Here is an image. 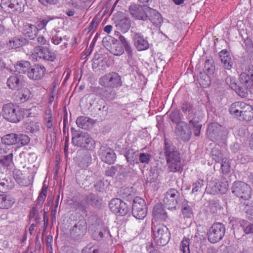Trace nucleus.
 Returning <instances> with one entry per match:
<instances>
[{
	"label": "nucleus",
	"instance_id": "obj_31",
	"mask_svg": "<svg viewBox=\"0 0 253 253\" xmlns=\"http://www.w3.org/2000/svg\"><path fill=\"white\" fill-rule=\"evenodd\" d=\"M139 152L137 151H134L133 149H129L126 151L125 157L130 165L133 166L135 164H138L139 162L138 160Z\"/></svg>",
	"mask_w": 253,
	"mask_h": 253
},
{
	"label": "nucleus",
	"instance_id": "obj_53",
	"mask_svg": "<svg viewBox=\"0 0 253 253\" xmlns=\"http://www.w3.org/2000/svg\"><path fill=\"white\" fill-rule=\"evenodd\" d=\"M169 118L172 122L177 124L179 122H181V115L179 112H171L169 115Z\"/></svg>",
	"mask_w": 253,
	"mask_h": 253
},
{
	"label": "nucleus",
	"instance_id": "obj_45",
	"mask_svg": "<svg viewBox=\"0 0 253 253\" xmlns=\"http://www.w3.org/2000/svg\"><path fill=\"white\" fill-rule=\"evenodd\" d=\"M46 193L47 187L43 186L42 189V191L37 200V207H41L42 206L46 198Z\"/></svg>",
	"mask_w": 253,
	"mask_h": 253
},
{
	"label": "nucleus",
	"instance_id": "obj_20",
	"mask_svg": "<svg viewBox=\"0 0 253 253\" xmlns=\"http://www.w3.org/2000/svg\"><path fill=\"white\" fill-rule=\"evenodd\" d=\"M190 117H192L189 123L193 126L194 134L195 136H199L202 127V125L200 123V121L202 119L203 116L201 112H192L190 113Z\"/></svg>",
	"mask_w": 253,
	"mask_h": 253
},
{
	"label": "nucleus",
	"instance_id": "obj_54",
	"mask_svg": "<svg viewBox=\"0 0 253 253\" xmlns=\"http://www.w3.org/2000/svg\"><path fill=\"white\" fill-rule=\"evenodd\" d=\"M18 143H20L22 145H25L30 142L29 137L25 134H17Z\"/></svg>",
	"mask_w": 253,
	"mask_h": 253
},
{
	"label": "nucleus",
	"instance_id": "obj_48",
	"mask_svg": "<svg viewBox=\"0 0 253 253\" xmlns=\"http://www.w3.org/2000/svg\"><path fill=\"white\" fill-rule=\"evenodd\" d=\"M221 161V168L222 171L224 173H228L230 171V168L229 160L226 158H224Z\"/></svg>",
	"mask_w": 253,
	"mask_h": 253
},
{
	"label": "nucleus",
	"instance_id": "obj_44",
	"mask_svg": "<svg viewBox=\"0 0 253 253\" xmlns=\"http://www.w3.org/2000/svg\"><path fill=\"white\" fill-rule=\"evenodd\" d=\"M152 158V156L150 153H139L138 160L139 163H140L143 164H148L150 162Z\"/></svg>",
	"mask_w": 253,
	"mask_h": 253
},
{
	"label": "nucleus",
	"instance_id": "obj_38",
	"mask_svg": "<svg viewBox=\"0 0 253 253\" xmlns=\"http://www.w3.org/2000/svg\"><path fill=\"white\" fill-rule=\"evenodd\" d=\"M85 199L88 205H90L93 207H96L99 205L100 199L99 197L93 193H90L85 196Z\"/></svg>",
	"mask_w": 253,
	"mask_h": 253
},
{
	"label": "nucleus",
	"instance_id": "obj_52",
	"mask_svg": "<svg viewBox=\"0 0 253 253\" xmlns=\"http://www.w3.org/2000/svg\"><path fill=\"white\" fill-rule=\"evenodd\" d=\"M13 154L12 153L9 155L4 156L3 159H0V164H3L5 166H8L12 162Z\"/></svg>",
	"mask_w": 253,
	"mask_h": 253
},
{
	"label": "nucleus",
	"instance_id": "obj_62",
	"mask_svg": "<svg viewBox=\"0 0 253 253\" xmlns=\"http://www.w3.org/2000/svg\"><path fill=\"white\" fill-rule=\"evenodd\" d=\"M55 86H53V87L51 88V90L50 91V92L49 93L48 101V103L49 104H51L52 103V102H53L54 98H55Z\"/></svg>",
	"mask_w": 253,
	"mask_h": 253
},
{
	"label": "nucleus",
	"instance_id": "obj_16",
	"mask_svg": "<svg viewBox=\"0 0 253 253\" xmlns=\"http://www.w3.org/2000/svg\"><path fill=\"white\" fill-rule=\"evenodd\" d=\"M34 53L44 60L53 61L56 57L55 53L47 47L37 46L34 48Z\"/></svg>",
	"mask_w": 253,
	"mask_h": 253
},
{
	"label": "nucleus",
	"instance_id": "obj_25",
	"mask_svg": "<svg viewBox=\"0 0 253 253\" xmlns=\"http://www.w3.org/2000/svg\"><path fill=\"white\" fill-rule=\"evenodd\" d=\"M153 215L154 218L152 221H157L159 219L165 220L167 216V213L163 205L161 204H157L154 207Z\"/></svg>",
	"mask_w": 253,
	"mask_h": 253
},
{
	"label": "nucleus",
	"instance_id": "obj_42",
	"mask_svg": "<svg viewBox=\"0 0 253 253\" xmlns=\"http://www.w3.org/2000/svg\"><path fill=\"white\" fill-rule=\"evenodd\" d=\"M100 93L102 96L109 100H113L116 97V92L114 90H107L101 88Z\"/></svg>",
	"mask_w": 253,
	"mask_h": 253
},
{
	"label": "nucleus",
	"instance_id": "obj_32",
	"mask_svg": "<svg viewBox=\"0 0 253 253\" xmlns=\"http://www.w3.org/2000/svg\"><path fill=\"white\" fill-rule=\"evenodd\" d=\"M242 110L253 111V108L252 106L244 102L237 101L231 105L229 111H242Z\"/></svg>",
	"mask_w": 253,
	"mask_h": 253
},
{
	"label": "nucleus",
	"instance_id": "obj_17",
	"mask_svg": "<svg viewBox=\"0 0 253 253\" xmlns=\"http://www.w3.org/2000/svg\"><path fill=\"white\" fill-rule=\"evenodd\" d=\"M240 81L247 90L253 94V70H250L241 73Z\"/></svg>",
	"mask_w": 253,
	"mask_h": 253
},
{
	"label": "nucleus",
	"instance_id": "obj_14",
	"mask_svg": "<svg viewBox=\"0 0 253 253\" xmlns=\"http://www.w3.org/2000/svg\"><path fill=\"white\" fill-rule=\"evenodd\" d=\"M179 197L180 194L178 191L175 189L171 188L165 194L164 203L168 209L175 208L179 202Z\"/></svg>",
	"mask_w": 253,
	"mask_h": 253
},
{
	"label": "nucleus",
	"instance_id": "obj_59",
	"mask_svg": "<svg viewBox=\"0 0 253 253\" xmlns=\"http://www.w3.org/2000/svg\"><path fill=\"white\" fill-rule=\"evenodd\" d=\"M203 181L199 180L193 184V189L192 192L193 193L197 192L203 186Z\"/></svg>",
	"mask_w": 253,
	"mask_h": 253
},
{
	"label": "nucleus",
	"instance_id": "obj_23",
	"mask_svg": "<svg viewBox=\"0 0 253 253\" xmlns=\"http://www.w3.org/2000/svg\"><path fill=\"white\" fill-rule=\"evenodd\" d=\"M45 72V68L43 66L37 65L30 69L27 73V76L30 79L38 80L44 76Z\"/></svg>",
	"mask_w": 253,
	"mask_h": 253
},
{
	"label": "nucleus",
	"instance_id": "obj_60",
	"mask_svg": "<svg viewBox=\"0 0 253 253\" xmlns=\"http://www.w3.org/2000/svg\"><path fill=\"white\" fill-rule=\"evenodd\" d=\"M117 171V169L114 166H111L106 170L105 174L108 176H113Z\"/></svg>",
	"mask_w": 253,
	"mask_h": 253
},
{
	"label": "nucleus",
	"instance_id": "obj_7",
	"mask_svg": "<svg viewBox=\"0 0 253 253\" xmlns=\"http://www.w3.org/2000/svg\"><path fill=\"white\" fill-rule=\"evenodd\" d=\"M132 214L138 219H143L147 214V207L145 201L140 197H136L133 201Z\"/></svg>",
	"mask_w": 253,
	"mask_h": 253
},
{
	"label": "nucleus",
	"instance_id": "obj_35",
	"mask_svg": "<svg viewBox=\"0 0 253 253\" xmlns=\"http://www.w3.org/2000/svg\"><path fill=\"white\" fill-rule=\"evenodd\" d=\"M7 84L10 89L14 90L19 89L21 86L20 79L15 76H11L7 79Z\"/></svg>",
	"mask_w": 253,
	"mask_h": 253
},
{
	"label": "nucleus",
	"instance_id": "obj_4",
	"mask_svg": "<svg viewBox=\"0 0 253 253\" xmlns=\"http://www.w3.org/2000/svg\"><path fill=\"white\" fill-rule=\"evenodd\" d=\"M227 129L217 123L210 124L207 128V135L212 141H224L227 138Z\"/></svg>",
	"mask_w": 253,
	"mask_h": 253
},
{
	"label": "nucleus",
	"instance_id": "obj_50",
	"mask_svg": "<svg viewBox=\"0 0 253 253\" xmlns=\"http://www.w3.org/2000/svg\"><path fill=\"white\" fill-rule=\"evenodd\" d=\"M40 125L38 123L32 122L28 125L27 129L31 132L36 133L40 130Z\"/></svg>",
	"mask_w": 253,
	"mask_h": 253
},
{
	"label": "nucleus",
	"instance_id": "obj_10",
	"mask_svg": "<svg viewBox=\"0 0 253 253\" xmlns=\"http://www.w3.org/2000/svg\"><path fill=\"white\" fill-rule=\"evenodd\" d=\"M72 143L76 146L90 149L94 147V141L90 135L85 132L77 133L72 137Z\"/></svg>",
	"mask_w": 253,
	"mask_h": 253
},
{
	"label": "nucleus",
	"instance_id": "obj_36",
	"mask_svg": "<svg viewBox=\"0 0 253 253\" xmlns=\"http://www.w3.org/2000/svg\"><path fill=\"white\" fill-rule=\"evenodd\" d=\"M116 26L118 30L123 33H126L129 29L130 24V21L126 19H123L117 22Z\"/></svg>",
	"mask_w": 253,
	"mask_h": 253
},
{
	"label": "nucleus",
	"instance_id": "obj_61",
	"mask_svg": "<svg viewBox=\"0 0 253 253\" xmlns=\"http://www.w3.org/2000/svg\"><path fill=\"white\" fill-rule=\"evenodd\" d=\"M213 61L212 59H207L205 63V69L207 70L209 72H210V70L212 71Z\"/></svg>",
	"mask_w": 253,
	"mask_h": 253
},
{
	"label": "nucleus",
	"instance_id": "obj_21",
	"mask_svg": "<svg viewBox=\"0 0 253 253\" xmlns=\"http://www.w3.org/2000/svg\"><path fill=\"white\" fill-rule=\"evenodd\" d=\"M134 45L138 51L147 50L149 44L146 38L140 33H135L133 35Z\"/></svg>",
	"mask_w": 253,
	"mask_h": 253
},
{
	"label": "nucleus",
	"instance_id": "obj_5",
	"mask_svg": "<svg viewBox=\"0 0 253 253\" xmlns=\"http://www.w3.org/2000/svg\"><path fill=\"white\" fill-rule=\"evenodd\" d=\"M103 45L111 53L116 56H120L124 52V48L118 41L110 36L105 37L102 40Z\"/></svg>",
	"mask_w": 253,
	"mask_h": 253
},
{
	"label": "nucleus",
	"instance_id": "obj_33",
	"mask_svg": "<svg viewBox=\"0 0 253 253\" xmlns=\"http://www.w3.org/2000/svg\"><path fill=\"white\" fill-rule=\"evenodd\" d=\"M1 142L5 146L15 144L18 143L17 134L13 133L6 134L1 138Z\"/></svg>",
	"mask_w": 253,
	"mask_h": 253
},
{
	"label": "nucleus",
	"instance_id": "obj_37",
	"mask_svg": "<svg viewBox=\"0 0 253 253\" xmlns=\"http://www.w3.org/2000/svg\"><path fill=\"white\" fill-rule=\"evenodd\" d=\"M226 83L233 90H235L237 93H238L239 95L241 96L242 97H245L247 96V92L245 91L240 92L239 91H237L236 90L237 85V84L235 83V80L234 78L228 77L226 78L225 80Z\"/></svg>",
	"mask_w": 253,
	"mask_h": 253
},
{
	"label": "nucleus",
	"instance_id": "obj_47",
	"mask_svg": "<svg viewBox=\"0 0 253 253\" xmlns=\"http://www.w3.org/2000/svg\"><path fill=\"white\" fill-rule=\"evenodd\" d=\"M199 82L200 85L203 87L209 86L211 84L210 78L206 74L202 75L199 79Z\"/></svg>",
	"mask_w": 253,
	"mask_h": 253
},
{
	"label": "nucleus",
	"instance_id": "obj_12",
	"mask_svg": "<svg viewBox=\"0 0 253 253\" xmlns=\"http://www.w3.org/2000/svg\"><path fill=\"white\" fill-rule=\"evenodd\" d=\"M110 210L115 214L124 216L129 211L127 205L123 201L119 198L112 199L109 204Z\"/></svg>",
	"mask_w": 253,
	"mask_h": 253
},
{
	"label": "nucleus",
	"instance_id": "obj_27",
	"mask_svg": "<svg viewBox=\"0 0 253 253\" xmlns=\"http://www.w3.org/2000/svg\"><path fill=\"white\" fill-rule=\"evenodd\" d=\"M86 230V222L84 220H81L74 226L71 233L76 237H80L85 233Z\"/></svg>",
	"mask_w": 253,
	"mask_h": 253
},
{
	"label": "nucleus",
	"instance_id": "obj_40",
	"mask_svg": "<svg viewBox=\"0 0 253 253\" xmlns=\"http://www.w3.org/2000/svg\"><path fill=\"white\" fill-rule=\"evenodd\" d=\"M181 211L184 217L190 218L193 215V211L191 207L187 202H184L182 205Z\"/></svg>",
	"mask_w": 253,
	"mask_h": 253
},
{
	"label": "nucleus",
	"instance_id": "obj_22",
	"mask_svg": "<svg viewBox=\"0 0 253 253\" xmlns=\"http://www.w3.org/2000/svg\"><path fill=\"white\" fill-rule=\"evenodd\" d=\"M147 20L149 19L153 25L156 27H160L163 23V19L161 14L155 9L149 7L147 8Z\"/></svg>",
	"mask_w": 253,
	"mask_h": 253
},
{
	"label": "nucleus",
	"instance_id": "obj_3",
	"mask_svg": "<svg viewBox=\"0 0 253 253\" xmlns=\"http://www.w3.org/2000/svg\"><path fill=\"white\" fill-rule=\"evenodd\" d=\"M98 83L105 88H117L122 85L121 76L117 73L114 72L102 76L99 78Z\"/></svg>",
	"mask_w": 253,
	"mask_h": 253
},
{
	"label": "nucleus",
	"instance_id": "obj_58",
	"mask_svg": "<svg viewBox=\"0 0 253 253\" xmlns=\"http://www.w3.org/2000/svg\"><path fill=\"white\" fill-rule=\"evenodd\" d=\"M51 20H52V18L49 17H47L42 19L39 22L38 24V28L40 29L45 28L48 22H49Z\"/></svg>",
	"mask_w": 253,
	"mask_h": 253
},
{
	"label": "nucleus",
	"instance_id": "obj_29",
	"mask_svg": "<svg viewBox=\"0 0 253 253\" xmlns=\"http://www.w3.org/2000/svg\"><path fill=\"white\" fill-rule=\"evenodd\" d=\"M77 125L85 129L89 128L95 123L94 120L86 117L81 116L76 120Z\"/></svg>",
	"mask_w": 253,
	"mask_h": 253
},
{
	"label": "nucleus",
	"instance_id": "obj_13",
	"mask_svg": "<svg viewBox=\"0 0 253 253\" xmlns=\"http://www.w3.org/2000/svg\"><path fill=\"white\" fill-rule=\"evenodd\" d=\"M227 182H220L217 179H211L207 184L206 190L211 194H224L227 190Z\"/></svg>",
	"mask_w": 253,
	"mask_h": 253
},
{
	"label": "nucleus",
	"instance_id": "obj_49",
	"mask_svg": "<svg viewBox=\"0 0 253 253\" xmlns=\"http://www.w3.org/2000/svg\"><path fill=\"white\" fill-rule=\"evenodd\" d=\"M30 96V91L27 88H25L19 93V99L21 102L26 101Z\"/></svg>",
	"mask_w": 253,
	"mask_h": 253
},
{
	"label": "nucleus",
	"instance_id": "obj_64",
	"mask_svg": "<svg viewBox=\"0 0 253 253\" xmlns=\"http://www.w3.org/2000/svg\"><path fill=\"white\" fill-rule=\"evenodd\" d=\"M246 234L253 233V223H250L244 229Z\"/></svg>",
	"mask_w": 253,
	"mask_h": 253
},
{
	"label": "nucleus",
	"instance_id": "obj_63",
	"mask_svg": "<svg viewBox=\"0 0 253 253\" xmlns=\"http://www.w3.org/2000/svg\"><path fill=\"white\" fill-rule=\"evenodd\" d=\"M104 183L102 180L97 181L94 185V187L97 191H101L103 188Z\"/></svg>",
	"mask_w": 253,
	"mask_h": 253
},
{
	"label": "nucleus",
	"instance_id": "obj_41",
	"mask_svg": "<svg viewBox=\"0 0 253 253\" xmlns=\"http://www.w3.org/2000/svg\"><path fill=\"white\" fill-rule=\"evenodd\" d=\"M23 44V41L22 40L13 38L9 40L7 43V46L9 49L17 48Z\"/></svg>",
	"mask_w": 253,
	"mask_h": 253
},
{
	"label": "nucleus",
	"instance_id": "obj_1",
	"mask_svg": "<svg viewBox=\"0 0 253 253\" xmlns=\"http://www.w3.org/2000/svg\"><path fill=\"white\" fill-rule=\"evenodd\" d=\"M163 150L170 171H178L180 168V159L175 146L170 141L165 139Z\"/></svg>",
	"mask_w": 253,
	"mask_h": 253
},
{
	"label": "nucleus",
	"instance_id": "obj_57",
	"mask_svg": "<svg viewBox=\"0 0 253 253\" xmlns=\"http://www.w3.org/2000/svg\"><path fill=\"white\" fill-rule=\"evenodd\" d=\"M91 162V157L89 155H85L83 159V161L79 164L82 168L86 167Z\"/></svg>",
	"mask_w": 253,
	"mask_h": 253
},
{
	"label": "nucleus",
	"instance_id": "obj_2",
	"mask_svg": "<svg viewBox=\"0 0 253 253\" xmlns=\"http://www.w3.org/2000/svg\"><path fill=\"white\" fill-rule=\"evenodd\" d=\"M152 222V231L155 240L159 246L166 245L170 238L168 228L163 224L158 223L157 221L153 220Z\"/></svg>",
	"mask_w": 253,
	"mask_h": 253
},
{
	"label": "nucleus",
	"instance_id": "obj_6",
	"mask_svg": "<svg viewBox=\"0 0 253 253\" xmlns=\"http://www.w3.org/2000/svg\"><path fill=\"white\" fill-rule=\"evenodd\" d=\"M225 232V227L222 223H214L208 232V240L211 243H217L223 238Z\"/></svg>",
	"mask_w": 253,
	"mask_h": 253
},
{
	"label": "nucleus",
	"instance_id": "obj_55",
	"mask_svg": "<svg viewBox=\"0 0 253 253\" xmlns=\"http://www.w3.org/2000/svg\"><path fill=\"white\" fill-rule=\"evenodd\" d=\"M18 106L11 103L6 104L3 106L2 111H16Z\"/></svg>",
	"mask_w": 253,
	"mask_h": 253
},
{
	"label": "nucleus",
	"instance_id": "obj_19",
	"mask_svg": "<svg viewBox=\"0 0 253 253\" xmlns=\"http://www.w3.org/2000/svg\"><path fill=\"white\" fill-rule=\"evenodd\" d=\"M50 38L51 42L54 45H58L63 41H65L66 42H64L61 46L62 49L67 48L68 45L69 38L65 36H63V33L60 31L53 29L51 32Z\"/></svg>",
	"mask_w": 253,
	"mask_h": 253
},
{
	"label": "nucleus",
	"instance_id": "obj_18",
	"mask_svg": "<svg viewBox=\"0 0 253 253\" xmlns=\"http://www.w3.org/2000/svg\"><path fill=\"white\" fill-rule=\"evenodd\" d=\"M99 156L103 162L110 165L113 164L116 159V154L114 150L106 146L100 147Z\"/></svg>",
	"mask_w": 253,
	"mask_h": 253
},
{
	"label": "nucleus",
	"instance_id": "obj_11",
	"mask_svg": "<svg viewBox=\"0 0 253 253\" xmlns=\"http://www.w3.org/2000/svg\"><path fill=\"white\" fill-rule=\"evenodd\" d=\"M175 134L177 139L184 142L188 141L192 134L188 124L184 122H179L176 126Z\"/></svg>",
	"mask_w": 253,
	"mask_h": 253
},
{
	"label": "nucleus",
	"instance_id": "obj_24",
	"mask_svg": "<svg viewBox=\"0 0 253 253\" xmlns=\"http://www.w3.org/2000/svg\"><path fill=\"white\" fill-rule=\"evenodd\" d=\"M3 118L12 123H17L24 118L25 112H3Z\"/></svg>",
	"mask_w": 253,
	"mask_h": 253
},
{
	"label": "nucleus",
	"instance_id": "obj_30",
	"mask_svg": "<svg viewBox=\"0 0 253 253\" xmlns=\"http://www.w3.org/2000/svg\"><path fill=\"white\" fill-rule=\"evenodd\" d=\"M231 115L240 121H249L253 118V112H230Z\"/></svg>",
	"mask_w": 253,
	"mask_h": 253
},
{
	"label": "nucleus",
	"instance_id": "obj_56",
	"mask_svg": "<svg viewBox=\"0 0 253 253\" xmlns=\"http://www.w3.org/2000/svg\"><path fill=\"white\" fill-rule=\"evenodd\" d=\"M126 53L127 55V63L131 64L132 63V59L133 57V51L131 47L130 44L126 47H125Z\"/></svg>",
	"mask_w": 253,
	"mask_h": 253
},
{
	"label": "nucleus",
	"instance_id": "obj_34",
	"mask_svg": "<svg viewBox=\"0 0 253 253\" xmlns=\"http://www.w3.org/2000/svg\"><path fill=\"white\" fill-rule=\"evenodd\" d=\"M30 63L28 61H20L15 65V71L20 74H25L30 70Z\"/></svg>",
	"mask_w": 253,
	"mask_h": 253
},
{
	"label": "nucleus",
	"instance_id": "obj_51",
	"mask_svg": "<svg viewBox=\"0 0 253 253\" xmlns=\"http://www.w3.org/2000/svg\"><path fill=\"white\" fill-rule=\"evenodd\" d=\"M88 205L85 199L84 200H82L78 202V203L76 204L77 209L82 211L83 212H86V209L88 208Z\"/></svg>",
	"mask_w": 253,
	"mask_h": 253
},
{
	"label": "nucleus",
	"instance_id": "obj_46",
	"mask_svg": "<svg viewBox=\"0 0 253 253\" xmlns=\"http://www.w3.org/2000/svg\"><path fill=\"white\" fill-rule=\"evenodd\" d=\"M211 157L216 162L219 163L222 159V154L221 152L216 148H213L211 150Z\"/></svg>",
	"mask_w": 253,
	"mask_h": 253
},
{
	"label": "nucleus",
	"instance_id": "obj_43",
	"mask_svg": "<svg viewBox=\"0 0 253 253\" xmlns=\"http://www.w3.org/2000/svg\"><path fill=\"white\" fill-rule=\"evenodd\" d=\"M190 240L189 238L184 237L181 242L180 250L183 253H190L189 246Z\"/></svg>",
	"mask_w": 253,
	"mask_h": 253
},
{
	"label": "nucleus",
	"instance_id": "obj_9",
	"mask_svg": "<svg viewBox=\"0 0 253 253\" xmlns=\"http://www.w3.org/2000/svg\"><path fill=\"white\" fill-rule=\"evenodd\" d=\"M25 0H1L2 9L9 13H20L24 10Z\"/></svg>",
	"mask_w": 253,
	"mask_h": 253
},
{
	"label": "nucleus",
	"instance_id": "obj_39",
	"mask_svg": "<svg viewBox=\"0 0 253 253\" xmlns=\"http://www.w3.org/2000/svg\"><path fill=\"white\" fill-rule=\"evenodd\" d=\"M37 29L35 26L30 25L27 26L24 30V35L26 37L33 39L37 34Z\"/></svg>",
	"mask_w": 253,
	"mask_h": 253
},
{
	"label": "nucleus",
	"instance_id": "obj_28",
	"mask_svg": "<svg viewBox=\"0 0 253 253\" xmlns=\"http://www.w3.org/2000/svg\"><path fill=\"white\" fill-rule=\"evenodd\" d=\"M15 203V199L9 195H0V209H8Z\"/></svg>",
	"mask_w": 253,
	"mask_h": 253
},
{
	"label": "nucleus",
	"instance_id": "obj_26",
	"mask_svg": "<svg viewBox=\"0 0 253 253\" xmlns=\"http://www.w3.org/2000/svg\"><path fill=\"white\" fill-rule=\"evenodd\" d=\"M219 55L224 68L230 70L232 66V62L229 52L227 50L223 49L219 52Z\"/></svg>",
	"mask_w": 253,
	"mask_h": 253
},
{
	"label": "nucleus",
	"instance_id": "obj_15",
	"mask_svg": "<svg viewBox=\"0 0 253 253\" xmlns=\"http://www.w3.org/2000/svg\"><path fill=\"white\" fill-rule=\"evenodd\" d=\"M148 8L149 7L146 5L141 6L133 3L129 6V12L135 19L146 21L147 17L146 11Z\"/></svg>",
	"mask_w": 253,
	"mask_h": 253
},
{
	"label": "nucleus",
	"instance_id": "obj_8",
	"mask_svg": "<svg viewBox=\"0 0 253 253\" xmlns=\"http://www.w3.org/2000/svg\"><path fill=\"white\" fill-rule=\"evenodd\" d=\"M232 192L236 196L244 200H248L251 196L250 186L241 181L234 183L232 187Z\"/></svg>",
	"mask_w": 253,
	"mask_h": 253
}]
</instances>
